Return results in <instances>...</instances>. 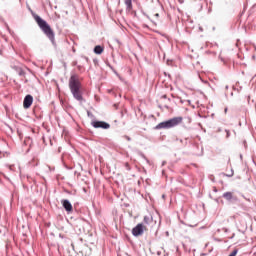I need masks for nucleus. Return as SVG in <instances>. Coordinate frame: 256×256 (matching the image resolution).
Here are the masks:
<instances>
[{"instance_id":"1","label":"nucleus","mask_w":256,"mask_h":256,"mask_svg":"<svg viewBox=\"0 0 256 256\" xmlns=\"http://www.w3.org/2000/svg\"><path fill=\"white\" fill-rule=\"evenodd\" d=\"M83 79L79 77L77 74H72L69 78V89L76 101L83 102Z\"/></svg>"},{"instance_id":"2","label":"nucleus","mask_w":256,"mask_h":256,"mask_svg":"<svg viewBox=\"0 0 256 256\" xmlns=\"http://www.w3.org/2000/svg\"><path fill=\"white\" fill-rule=\"evenodd\" d=\"M34 19L51 43L55 44V32H53V29H51V26L48 25L47 21L43 20L39 15H35Z\"/></svg>"},{"instance_id":"3","label":"nucleus","mask_w":256,"mask_h":256,"mask_svg":"<svg viewBox=\"0 0 256 256\" xmlns=\"http://www.w3.org/2000/svg\"><path fill=\"white\" fill-rule=\"evenodd\" d=\"M181 123H183V117H174L170 120L159 123L156 126V129H171L173 127H177V125H181Z\"/></svg>"},{"instance_id":"4","label":"nucleus","mask_w":256,"mask_h":256,"mask_svg":"<svg viewBox=\"0 0 256 256\" xmlns=\"http://www.w3.org/2000/svg\"><path fill=\"white\" fill-rule=\"evenodd\" d=\"M156 225L157 220H154L152 215L144 216L143 227H146L147 231L153 229Z\"/></svg>"},{"instance_id":"5","label":"nucleus","mask_w":256,"mask_h":256,"mask_svg":"<svg viewBox=\"0 0 256 256\" xmlns=\"http://www.w3.org/2000/svg\"><path fill=\"white\" fill-rule=\"evenodd\" d=\"M144 231H147V227L143 226L142 223H139L132 229V235H134V237H139Z\"/></svg>"},{"instance_id":"6","label":"nucleus","mask_w":256,"mask_h":256,"mask_svg":"<svg viewBox=\"0 0 256 256\" xmlns=\"http://www.w3.org/2000/svg\"><path fill=\"white\" fill-rule=\"evenodd\" d=\"M91 125H92L95 129H109V127H111V125H109V123L103 122V121H93V122L91 123Z\"/></svg>"},{"instance_id":"7","label":"nucleus","mask_w":256,"mask_h":256,"mask_svg":"<svg viewBox=\"0 0 256 256\" xmlns=\"http://www.w3.org/2000/svg\"><path fill=\"white\" fill-rule=\"evenodd\" d=\"M32 105H33V96L28 94L24 98L23 107L24 109H30Z\"/></svg>"},{"instance_id":"8","label":"nucleus","mask_w":256,"mask_h":256,"mask_svg":"<svg viewBox=\"0 0 256 256\" xmlns=\"http://www.w3.org/2000/svg\"><path fill=\"white\" fill-rule=\"evenodd\" d=\"M61 203L64 209L68 211V213H71V211H73V205H71V202H69V200H62Z\"/></svg>"},{"instance_id":"9","label":"nucleus","mask_w":256,"mask_h":256,"mask_svg":"<svg viewBox=\"0 0 256 256\" xmlns=\"http://www.w3.org/2000/svg\"><path fill=\"white\" fill-rule=\"evenodd\" d=\"M124 3L127 11H133V0H125Z\"/></svg>"},{"instance_id":"10","label":"nucleus","mask_w":256,"mask_h":256,"mask_svg":"<svg viewBox=\"0 0 256 256\" xmlns=\"http://www.w3.org/2000/svg\"><path fill=\"white\" fill-rule=\"evenodd\" d=\"M223 197L226 199V201H231V199H233V192H225Z\"/></svg>"},{"instance_id":"11","label":"nucleus","mask_w":256,"mask_h":256,"mask_svg":"<svg viewBox=\"0 0 256 256\" xmlns=\"http://www.w3.org/2000/svg\"><path fill=\"white\" fill-rule=\"evenodd\" d=\"M103 51H104V49H103V47H101V46H95V48H94V53H96V55H101V53H103Z\"/></svg>"},{"instance_id":"12","label":"nucleus","mask_w":256,"mask_h":256,"mask_svg":"<svg viewBox=\"0 0 256 256\" xmlns=\"http://www.w3.org/2000/svg\"><path fill=\"white\" fill-rule=\"evenodd\" d=\"M124 166L127 169V171H131V166L129 165V162H126Z\"/></svg>"},{"instance_id":"13","label":"nucleus","mask_w":256,"mask_h":256,"mask_svg":"<svg viewBox=\"0 0 256 256\" xmlns=\"http://www.w3.org/2000/svg\"><path fill=\"white\" fill-rule=\"evenodd\" d=\"M233 175H234V172H233V169H231V171L228 174H226V177H233Z\"/></svg>"},{"instance_id":"14","label":"nucleus","mask_w":256,"mask_h":256,"mask_svg":"<svg viewBox=\"0 0 256 256\" xmlns=\"http://www.w3.org/2000/svg\"><path fill=\"white\" fill-rule=\"evenodd\" d=\"M10 171H13V167H15V165H8Z\"/></svg>"},{"instance_id":"15","label":"nucleus","mask_w":256,"mask_h":256,"mask_svg":"<svg viewBox=\"0 0 256 256\" xmlns=\"http://www.w3.org/2000/svg\"><path fill=\"white\" fill-rule=\"evenodd\" d=\"M228 163H231V159H228Z\"/></svg>"},{"instance_id":"16","label":"nucleus","mask_w":256,"mask_h":256,"mask_svg":"<svg viewBox=\"0 0 256 256\" xmlns=\"http://www.w3.org/2000/svg\"><path fill=\"white\" fill-rule=\"evenodd\" d=\"M156 15V17H159V14H155Z\"/></svg>"},{"instance_id":"17","label":"nucleus","mask_w":256,"mask_h":256,"mask_svg":"<svg viewBox=\"0 0 256 256\" xmlns=\"http://www.w3.org/2000/svg\"><path fill=\"white\" fill-rule=\"evenodd\" d=\"M225 113H227V108H225Z\"/></svg>"}]
</instances>
